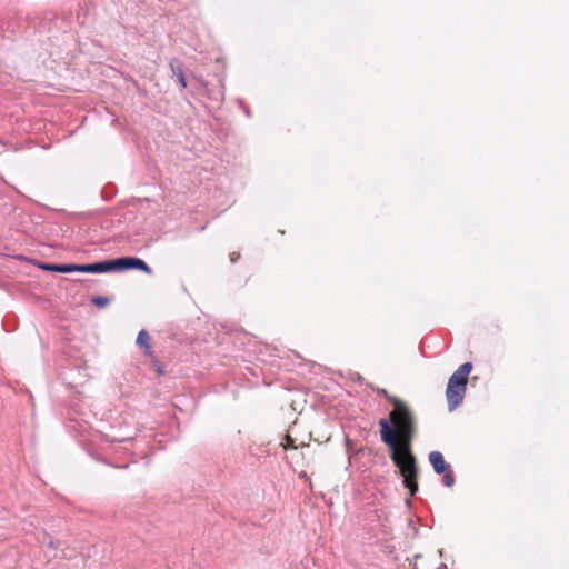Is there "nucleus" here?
I'll use <instances>...</instances> for the list:
<instances>
[{
	"instance_id": "obj_1",
	"label": "nucleus",
	"mask_w": 569,
	"mask_h": 569,
	"mask_svg": "<svg viewBox=\"0 0 569 569\" xmlns=\"http://www.w3.org/2000/svg\"><path fill=\"white\" fill-rule=\"evenodd\" d=\"M389 421L379 420L380 438L388 448L412 446L416 433L415 418L410 409L393 398Z\"/></svg>"
},
{
	"instance_id": "obj_2",
	"label": "nucleus",
	"mask_w": 569,
	"mask_h": 569,
	"mask_svg": "<svg viewBox=\"0 0 569 569\" xmlns=\"http://www.w3.org/2000/svg\"><path fill=\"white\" fill-rule=\"evenodd\" d=\"M390 459L399 469L403 486L413 497L418 491L419 467L417 458L412 452V446L389 448Z\"/></svg>"
},
{
	"instance_id": "obj_3",
	"label": "nucleus",
	"mask_w": 569,
	"mask_h": 569,
	"mask_svg": "<svg viewBox=\"0 0 569 569\" xmlns=\"http://www.w3.org/2000/svg\"><path fill=\"white\" fill-rule=\"evenodd\" d=\"M76 271L86 273H100L113 270L138 269L151 273V268L141 259L134 257L119 258L90 264H76Z\"/></svg>"
},
{
	"instance_id": "obj_4",
	"label": "nucleus",
	"mask_w": 569,
	"mask_h": 569,
	"mask_svg": "<svg viewBox=\"0 0 569 569\" xmlns=\"http://www.w3.org/2000/svg\"><path fill=\"white\" fill-rule=\"evenodd\" d=\"M471 369L472 363L465 362L449 378L446 397L450 410H453L459 403H461L467 388L468 376Z\"/></svg>"
},
{
	"instance_id": "obj_5",
	"label": "nucleus",
	"mask_w": 569,
	"mask_h": 569,
	"mask_svg": "<svg viewBox=\"0 0 569 569\" xmlns=\"http://www.w3.org/2000/svg\"><path fill=\"white\" fill-rule=\"evenodd\" d=\"M429 461L436 473H443L446 470L450 468L448 463H446L443 456L439 451H431L429 453Z\"/></svg>"
},
{
	"instance_id": "obj_6",
	"label": "nucleus",
	"mask_w": 569,
	"mask_h": 569,
	"mask_svg": "<svg viewBox=\"0 0 569 569\" xmlns=\"http://www.w3.org/2000/svg\"><path fill=\"white\" fill-rule=\"evenodd\" d=\"M137 343L143 349V352L149 358H154L153 351L150 345V336L147 330L142 329L139 331L137 337Z\"/></svg>"
},
{
	"instance_id": "obj_7",
	"label": "nucleus",
	"mask_w": 569,
	"mask_h": 569,
	"mask_svg": "<svg viewBox=\"0 0 569 569\" xmlns=\"http://www.w3.org/2000/svg\"><path fill=\"white\" fill-rule=\"evenodd\" d=\"M76 264H44L42 269L60 273H69L76 271Z\"/></svg>"
},
{
	"instance_id": "obj_8",
	"label": "nucleus",
	"mask_w": 569,
	"mask_h": 569,
	"mask_svg": "<svg viewBox=\"0 0 569 569\" xmlns=\"http://www.w3.org/2000/svg\"><path fill=\"white\" fill-rule=\"evenodd\" d=\"M284 450L289 449H298L300 447L307 446L305 442L297 443L296 439L292 438L291 433L288 432L281 443Z\"/></svg>"
},
{
	"instance_id": "obj_9",
	"label": "nucleus",
	"mask_w": 569,
	"mask_h": 569,
	"mask_svg": "<svg viewBox=\"0 0 569 569\" xmlns=\"http://www.w3.org/2000/svg\"><path fill=\"white\" fill-rule=\"evenodd\" d=\"M442 482L446 487H452L455 485V476L451 468L443 472Z\"/></svg>"
},
{
	"instance_id": "obj_10",
	"label": "nucleus",
	"mask_w": 569,
	"mask_h": 569,
	"mask_svg": "<svg viewBox=\"0 0 569 569\" xmlns=\"http://www.w3.org/2000/svg\"><path fill=\"white\" fill-rule=\"evenodd\" d=\"M91 302L99 308H103L110 303V299L108 297L96 296L91 299Z\"/></svg>"
},
{
	"instance_id": "obj_11",
	"label": "nucleus",
	"mask_w": 569,
	"mask_h": 569,
	"mask_svg": "<svg viewBox=\"0 0 569 569\" xmlns=\"http://www.w3.org/2000/svg\"><path fill=\"white\" fill-rule=\"evenodd\" d=\"M229 258H230V261H231L232 263H234L236 261H238V260H239V258H240V253H239V252H231V253H230V256H229Z\"/></svg>"
},
{
	"instance_id": "obj_12",
	"label": "nucleus",
	"mask_w": 569,
	"mask_h": 569,
	"mask_svg": "<svg viewBox=\"0 0 569 569\" xmlns=\"http://www.w3.org/2000/svg\"><path fill=\"white\" fill-rule=\"evenodd\" d=\"M154 367H156V370H157V373H158V375H162V373H163L162 368H161V366L158 363V361H157V360H154Z\"/></svg>"
},
{
	"instance_id": "obj_13",
	"label": "nucleus",
	"mask_w": 569,
	"mask_h": 569,
	"mask_svg": "<svg viewBox=\"0 0 569 569\" xmlns=\"http://www.w3.org/2000/svg\"><path fill=\"white\" fill-rule=\"evenodd\" d=\"M179 80H180V83L183 88H186L187 83H186V80H184V77H183V73L180 72L179 74Z\"/></svg>"
},
{
	"instance_id": "obj_14",
	"label": "nucleus",
	"mask_w": 569,
	"mask_h": 569,
	"mask_svg": "<svg viewBox=\"0 0 569 569\" xmlns=\"http://www.w3.org/2000/svg\"><path fill=\"white\" fill-rule=\"evenodd\" d=\"M437 569H447V565L446 563H441Z\"/></svg>"
}]
</instances>
